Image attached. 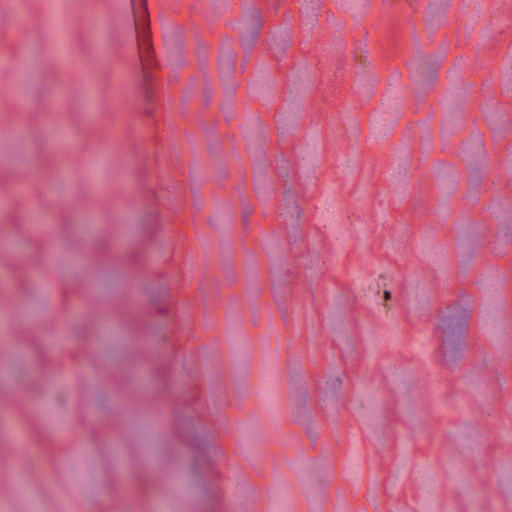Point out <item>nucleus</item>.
<instances>
[{"mask_svg":"<svg viewBox=\"0 0 512 512\" xmlns=\"http://www.w3.org/2000/svg\"><path fill=\"white\" fill-rule=\"evenodd\" d=\"M466 321L458 316L443 317L438 323L442 333L443 360L451 364L463 355L465 350L461 335L466 329Z\"/></svg>","mask_w":512,"mask_h":512,"instance_id":"obj_1","label":"nucleus"},{"mask_svg":"<svg viewBox=\"0 0 512 512\" xmlns=\"http://www.w3.org/2000/svg\"><path fill=\"white\" fill-rule=\"evenodd\" d=\"M135 28L137 31L138 49L142 64L145 65L150 57V40L147 34L148 14L142 0H131Z\"/></svg>","mask_w":512,"mask_h":512,"instance_id":"obj_2","label":"nucleus"},{"mask_svg":"<svg viewBox=\"0 0 512 512\" xmlns=\"http://www.w3.org/2000/svg\"><path fill=\"white\" fill-rule=\"evenodd\" d=\"M260 20L255 18L249 25L245 22L241 26V43L244 47L253 45L257 39Z\"/></svg>","mask_w":512,"mask_h":512,"instance_id":"obj_3","label":"nucleus"},{"mask_svg":"<svg viewBox=\"0 0 512 512\" xmlns=\"http://www.w3.org/2000/svg\"><path fill=\"white\" fill-rule=\"evenodd\" d=\"M342 385V379L340 375H329L326 377L323 391L326 397H336L338 390Z\"/></svg>","mask_w":512,"mask_h":512,"instance_id":"obj_4","label":"nucleus"},{"mask_svg":"<svg viewBox=\"0 0 512 512\" xmlns=\"http://www.w3.org/2000/svg\"><path fill=\"white\" fill-rule=\"evenodd\" d=\"M285 200H286V202H287L288 204H291V205H292V204H293V205H294V204H296V199H295V197H294L293 195H287V196H286V198H285Z\"/></svg>","mask_w":512,"mask_h":512,"instance_id":"obj_5","label":"nucleus"},{"mask_svg":"<svg viewBox=\"0 0 512 512\" xmlns=\"http://www.w3.org/2000/svg\"><path fill=\"white\" fill-rule=\"evenodd\" d=\"M391 298V293L388 290H385L383 293V299L384 301H388Z\"/></svg>","mask_w":512,"mask_h":512,"instance_id":"obj_6","label":"nucleus"}]
</instances>
